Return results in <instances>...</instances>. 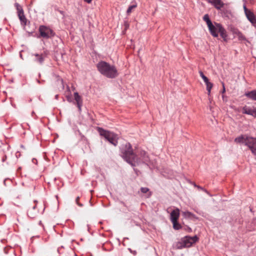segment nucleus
I'll return each mask as SVG.
<instances>
[{
    "instance_id": "1",
    "label": "nucleus",
    "mask_w": 256,
    "mask_h": 256,
    "mask_svg": "<svg viewBox=\"0 0 256 256\" xmlns=\"http://www.w3.org/2000/svg\"><path fill=\"white\" fill-rule=\"evenodd\" d=\"M122 157L125 160L132 166H138L141 164H146L150 168H152L154 166H151V162L146 152L144 150L140 152L138 156L135 154L132 151V146L127 143L124 146V149L122 150ZM153 165V164H152Z\"/></svg>"
},
{
    "instance_id": "2",
    "label": "nucleus",
    "mask_w": 256,
    "mask_h": 256,
    "mask_svg": "<svg viewBox=\"0 0 256 256\" xmlns=\"http://www.w3.org/2000/svg\"><path fill=\"white\" fill-rule=\"evenodd\" d=\"M97 68L100 72L108 78H114L118 76L116 67L105 62H100L97 64Z\"/></svg>"
},
{
    "instance_id": "3",
    "label": "nucleus",
    "mask_w": 256,
    "mask_h": 256,
    "mask_svg": "<svg viewBox=\"0 0 256 256\" xmlns=\"http://www.w3.org/2000/svg\"><path fill=\"white\" fill-rule=\"evenodd\" d=\"M236 143L244 144L251 150L252 154L256 156V138L247 135H241L236 138Z\"/></svg>"
},
{
    "instance_id": "4",
    "label": "nucleus",
    "mask_w": 256,
    "mask_h": 256,
    "mask_svg": "<svg viewBox=\"0 0 256 256\" xmlns=\"http://www.w3.org/2000/svg\"><path fill=\"white\" fill-rule=\"evenodd\" d=\"M98 130L100 136H104L114 146L118 144V136L117 134L101 128H98Z\"/></svg>"
},
{
    "instance_id": "5",
    "label": "nucleus",
    "mask_w": 256,
    "mask_h": 256,
    "mask_svg": "<svg viewBox=\"0 0 256 256\" xmlns=\"http://www.w3.org/2000/svg\"><path fill=\"white\" fill-rule=\"evenodd\" d=\"M210 34L214 37L218 36V33L220 32L221 36L225 39L226 37V32L222 26L220 24L215 23L214 24H212L210 27H208Z\"/></svg>"
},
{
    "instance_id": "6",
    "label": "nucleus",
    "mask_w": 256,
    "mask_h": 256,
    "mask_svg": "<svg viewBox=\"0 0 256 256\" xmlns=\"http://www.w3.org/2000/svg\"><path fill=\"white\" fill-rule=\"evenodd\" d=\"M38 32L40 37L46 39L52 37L54 34L52 30L45 26H40L38 28Z\"/></svg>"
},
{
    "instance_id": "7",
    "label": "nucleus",
    "mask_w": 256,
    "mask_h": 256,
    "mask_svg": "<svg viewBox=\"0 0 256 256\" xmlns=\"http://www.w3.org/2000/svg\"><path fill=\"white\" fill-rule=\"evenodd\" d=\"M183 238V243L185 244L186 247H190L192 246V244L195 243L198 240V238L196 236H186Z\"/></svg>"
},
{
    "instance_id": "8",
    "label": "nucleus",
    "mask_w": 256,
    "mask_h": 256,
    "mask_svg": "<svg viewBox=\"0 0 256 256\" xmlns=\"http://www.w3.org/2000/svg\"><path fill=\"white\" fill-rule=\"evenodd\" d=\"M242 112L256 117V108L245 106L242 108Z\"/></svg>"
},
{
    "instance_id": "9",
    "label": "nucleus",
    "mask_w": 256,
    "mask_h": 256,
    "mask_svg": "<svg viewBox=\"0 0 256 256\" xmlns=\"http://www.w3.org/2000/svg\"><path fill=\"white\" fill-rule=\"evenodd\" d=\"M232 32L234 38H237L239 40L243 41L246 40L245 36L242 34L236 28H232Z\"/></svg>"
},
{
    "instance_id": "10",
    "label": "nucleus",
    "mask_w": 256,
    "mask_h": 256,
    "mask_svg": "<svg viewBox=\"0 0 256 256\" xmlns=\"http://www.w3.org/2000/svg\"><path fill=\"white\" fill-rule=\"evenodd\" d=\"M208 2L211 4L216 9L220 10L224 6V2L221 0H206Z\"/></svg>"
},
{
    "instance_id": "11",
    "label": "nucleus",
    "mask_w": 256,
    "mask_h": 256,
    "mask_svg": "<svg viewBox=\"0 0 256 256\" xmlns=\"http://www.w3.org/2000/svg\"><path fill=\"white\" fill-rule=\"evenodd\" d=\"M180 216V210L178 208L174 210L170 213V219L171 222L178 221Z\"/></svg>"
},
{
    "instance_id": "12",
    "label": "nucleus",
    "mask_w": 256,
    "mask_h": 256,
    "mask_svg": "<svg viewBox=\"0 0 256 256\" xmlns=\"http://www.w3.org/2000/svg\"><path fill=\"white\" fill-rule=\"evenodd\" d=\"M248 19L250 22L254 26H256V18L254 14L252 12H248V14H246Z\"/></svg>"
},
{
    "instance_id": "13",
    "label": "nucleus",
    "mask_w": 256,
    "mask_h": 256,
    "mask_svg": "<svg viewBox=\"0 0 256 256\" xmlns=\"http://www.w3.org/2000/svg\"><path fill=\"white\" fill-rule=\"evenodd\" d=\"M74 99L76 102V104L78 106V107L79 108V110H80L81 109V106L82 104V100L80 96H79L78 92H76L74 93Z\"/></svg>"
},
{
    "instance_id": "14",
    "label": "nucleus",
    "mask_w": 256,
    "mask_h": 256,
    "mask_svg": "<svg viewBox=\"0 0 256 256\" xmlns=\"http://www.w3.org/2000/svg\"><path fill=\"white\" fill-rule=\"evenodd\" d=\"M18 16L20 21L21 24L24 26H25L26 24L27 20L24 14V13L19 14Z\"/></svg>"
},
{
    "instance_id": "15",
    "label": "nucleus",
    "mask_w": 256,
    "mask_h": 256,
    "mask_svg": "<svg viewBox=\"0 0 256 256\" xmlns=\"http://www.w3.org/2000/svg\"><path fill=\"white\" fill-rule=\"evenodd\" d=\"M174 248L176 249H182L184 248H186V246L183 243V238H182L179 242H176L174 244Z\"/></svg>"
},
{
    "instance_id": "16",
    "label": "nucleus",
    "mask_w": 256,
    "mask_h": 256,
    "mask_svg": "<svg viewBox=\"0 0 256 256\" xmlns=\"http://www.w3.org/2000/svg\"><path fill=\"white\" fill-rule=\"evenodd\" d=\"M246 96L252 100H256V90H252L246 94Z\"/></svg>"
},
{
    "instance_id": "17",
    "label": "nucleus",
    "mask_w": 256,
    "mask_h": 256,
    "mask_svg": "<svg viewBox=\"0 0 256 256\" xmlns=\"http://www.w3.org/2000/svg\"><path fill=\"white\" fill-rule=\"evenodd\" d=\"M34 56L36 57L35 61L40 63L42 64L44 60V58L42 54H34Z\"/></svg>"
},
{
    "instance_id": "18",
    "label": "nucleus",
    "mask_w": 256,
    "mask_h": 256,
    "mask_svg": "<svg viewBox=\"0 0 256 256\" xmlns=\"http://www.w3.org/2000/svg\"><path fill=\"white\" fill-rule=\"evenodd\" d=\"M183 216L186 218H194V215L191 212L186 211L182 212Z\"/></svg>"
},
{
    "instance_id": "19",
    "label": "nucleus",
    "mask_w": 256,
    "mask_h": 256,
    "mask_svg": "<svg viewBox=\"0 0 256 256\" xmlns=\"http://www.w3.org/2000/svg\"><path fill=\"white\" fill-rule=\"evenodd\" d=\"M14 6L17 10L18 15L19 14L24 13L22 7L18 3H16L14 4Z\"/></svg>"
},
{
    "instance_id": "20",
    "label": "nucleus",
    "mask_w": 256,
    "mask_h": 256,
    "mask_svg": "<svg viewBox=\"0 0 256 256\" xmlns=\"http://www.w3.org/2000/svg\"><path fill=\"white\" fill-rule=\"evenodd\" d=\"M204 20L206 22L208 27H210L212 24V22L209 18L208 14H205L203 18Z\"/></svg>"
},
{
    "instance_id": "21",
    "label": "nucleus",
    "mask_w": 256,
    "mask_h": 256,
    "mask_svg": "<svg viewBox=\"0 0 256 256\" xmlns=\"http://www.w3.org/2000/svg\"><path fill=\"white\" fill-rule=\"evenodd\" d=\"M206 84V90L208 91V94L209 96L210 94V91H211V89L212 88L213 86V84L212 82H209Z\"/></svg>"
},
{
    "instance_id": "22",
    "label": "nucleus",
    "mask_w": 256,
    "mask_h": 256,
    "mask_svg": "<svg viewBox=\"0 0 256 256\" xmlns=\"http://www.w3.org/2000/svg\"><path fill=\"white\" fill-rule=\"evenodd\" d=\"M199 74H200V76L202 78L203 80L204 81V82H205L206 84L210 82L209 81L208 78L206 76H205L204 75V74H203V72L202 71H200L199 72Z\"/></svg>"
},
{
    "instance_id": "23",
    "label": "nucleus",
    "mask_w": 256,
    "mask_h": 256,
    "mask_svg": "<svg viewBox=\"0 0 256 256\" xmlns=\"http://www.w3.org/2000/svg\"><path fill=\"white\" fill-rule=\"evenodd\" d=\"M173 224V228L175 230H179L181 228V226L178 222V221H174L172 222Z\"/></svg>"
},
{
    "instance_id": "24",
    "label": "nucleus",
    "mask_w": 256,
    "mask_h": 256,
    "mask_svg": "<svg viewBox=\"0 0 256 256\" xmlns=\"http://www.w3.org/2000/svg\"><path fill=\"white\" fill-rule=\"evenodd\" d=\"M136 5H132L128 7V8L127 10L126 13L128 14H130V12H132V10L136 8Z\"/></svg>"
},
{
    "instance_id": "25",
    "label": "nucleus",
    "mask_w": 256,
    "mask_h": 256,
    "mask_svg": "<svg viewBox=\"0 0 256 256\" xmlns=\"http://www.w3.org/2000/svg\"><path fill=\"white\" fill-rule=\"evenodd\" d=\"M140 191L146 194L149 192V189L146 187H142L141 188Z\"/></svg>"
},
{
    "instance_id": "26",
    "label": "nucleus",
    "mask_w": 256,
    "mask_h": 256,
    "mask_svg": "<svg viewBox=\"0 0 256 256\" xmlns=\"http://www.w3.org/2000/svg\"><path fill=\"white\" fill-rule=\"evenodd\" d=\"M244 12H245V14H248V12H250V10H248L247 9V8H246V6H244Z\"/></svg>"
},
{
    "instance_id": "27",
    "label": "nucleus",
    "mask_w": 256,
    "mask_h": 256,
    "mask_svg": "<svg viewBox=\"0 0 256 256\" xmlns=\"http://www.w3.org/2000/svg\"><path fill=\"white\" fill-rule=\"evenodd\" d=\"M194 186L198 188L200 190H204V188H202V187H200V186H196V184H194Z\"/></svg>"
},
{
    "instance_id": "28",
    "label": "nucleus",
    "mask_w": 256,
    "mask_h": 256,
    "mask_svg": "<svg viewBox=\"0 0 256 256\" xmlns=\"http://www.w3.org/2000/svg\"><path fill=\"white\" fill-rule=\"evenodd\" d=\"M222 87H223V90H222V92L224 93L225 92V87H224V83H222Z\"/></svg>"
},
{
    "instance_id": "29",
    "label": "nucleus",
    "mask_w": 256,
    "mask_h": 256,
    "mask_svg": "<svg viewBox=\"0 0 256 256\" xmlns=\"http://www.w3.org/2000/svg\"><path fill=\"white\" fill-rule=\"evenodd\" d=\"M78 200H79V197L78 196L76 198V202H77L78 204L80 206H82V204H78Z\"/></svg>"
},
{
    "instance_id": "30",
    "label": "nucleus",
    "mask_w": 256,
    "mask_h": 256,
    "mask_svg": "<svg viewBox=\"0 0 256 256\" xmlns=\"http://www.w3.org/2000/svg\"><path fill=\"white\" fill-rule=\"evenodd\" d=\"M204 192H206L208 194L210 195V196H211V195L210 194V193L208 192V191H207L206 190L204 189L202 190Z\"/></svg>"
},
{
    "instance_id": "31",
    "label": "nucleus",
    "mask_w": 256,
    "mask_h": 256,
    "mask_svg": "<svg viewBox=\"0 0 256 256\" xmlns=\"http://www.w3.org/2000/svg\"><path fill=\"white\" fill-rule=\"evenodd\" d=\"M204 192H206L208 194L210 195V196H211V195L210 194V193L208 192V191H207L206 190L204 189L202 190Z\"/></svg>"
},
{
    "instance_id": "32",
    "label": "nucleus",
    "mask_w": 256,
    "mask_h": 256,
    "mask_svg": "<svg viewBox=\"0 0 256 256\" xmlns=\"http://www.w3.org/2000/svg\"><path fill=\"white\" fill-rule=\"evenodd\" d=\"M84 0L88 3H90L92 1V0Z\"/></svg>"
},
{
    "instance_id": "33",
    "label": "nucleus",
    "mask_w": 256,
    "mask_h": 256,
    "mask_svg": "<svg viewBox=\"0 0 256 256\" xmlns=\"http://www.w3.org/2000/svg\"><path fill=\"white\" fill-rule=\"evenodd\" d=\"M67 98H68V101L71 102V98L70 97L67 96Z\"/></svg>"
},
{
    "instance_id": "34",
    "label": "nucleus",
    "mask_w": 256,
    "mask_h": 256,
    "mask_svg": "<svg viewBox=\"0 0 256 256\" xmlns=\"http://www.w3.org/2000/svg\"><path fill=\"white\" fill-rule=\"evenodd\" d=\"M150 196V193H149V194H148V196Z\"/></svg>"
},
{
    "instance_id": "35",
    "label": "nucleus",
    "mask_w": 256,
    "mask_h": 256,
    "mask_svg": "<svg viewBox=\"0 0 256 256\" xmlns=\"http://www.w3.org/2000/svg\"><path fill=\"white\" fill-rule=\"evenodd\" d=\"M36 208V206H34L33 207V209H34V208Z\"/></svg>"
}]
</instances>
